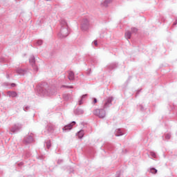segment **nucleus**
Wrapping results in <instances>:
<instances>
[{
	"label": "nucleus",
	"mask_w": 177,
	"mask_h": 177,
	"mask_svg": "<svg viewBox=\"0 0 177 177\" xmlns=\"http://www.w3.org/2000/svg\"><path fill=\"white\" fill-rule=\"evenodd\" d=\"M132 31H133V32H136L138 31V29L133 28L132 29Z\"/></svg>",
	"instance_id": "10"
},
{
	"label": "nucleus",
	"mask_w": 177,
	"mask_h": 177,
	"mask_svg": "<svg viewBox=\"0 0 177 177\" xmlns=\"http://www.w3.org/2000/svg\"><path fill=\"white\" fill-rule=\"evenodd\" d=\"M50 146H51L50 141H48L46 142V147H47V149H50Z\"/></svg>",
	"instance_id": "9"
},
{
	"label": "nucleus",
	"mask_w": 177,
	"mask_h": 177,
	"mask_svg": "<svg viewBox=\"0 0 177 177\" xmlns=\"http://www.w3.org/2000/svg\"><path fill=\"white\" fill-rule=\"evenodd\" d=\"M7 95L10 96V97H16L17 96V93L15 91H8Z\"/></svg>",
	"instance_id": "3"
},
{
	"label": "nucleus",
	"mask_w": 177,
	"mask_h": 177,
	"mask_svg": "<svg viewBox=\"0 0 177 177\" xmlns=\"http://www.w3.org/2000/svg\"><path fill=\"white\" fill-rule=\"evenodd\" d=\"M95 103H97V100L96 98L93 99V104H95Z\"/></svg>",
	"instance_id": "11"
},
{
	"label": "nucleus",
	"mask_w": 177,
	"mask_h": 177,
	"mask_svg": "<svg viewBox=\"0 0 177 177\" xmlns=\"http://www.w3.org/2000/svg\"><path fill=\"white\" fill-rule=\"evenodd\" d=\"M113 101V99L108 98L106 102L104 104V108L106 109V107H109V104H111V102Z\"/></svg>",
	"instance_id": "4"
},
{
	"label": "nucleus",
	"mask_w": 177,
	"mask_h": 177,
	"mask_svg": "<svg viewBox=\"0 0 177 177\" xmlns=\"http://www.w3.org/2000/svg\"><path fill=\"white\" fill-rule=\"evenodd\" d=\"M131 32H127L126 33H125V37H126V38H127L128 39H131Z\"/></svg>",
	"instance_id": "6"
},
{
	"label": "nucleus",
	"mask_w": 177,
	"mask_h": 177,
	"mask_svg": "<svg viewBox=\"0 0 177 177\" xmlns=\"http://www.w3.org/2000/svg\"><path fill=\"white\" fill-rule=\"evenodd\" d=\"M84 26H85V25H83V26H82V28H84Z\"/></svg>",
	"instance_id": "15"
},
{
	"label": "nucleus",
	"mask_w": 177,
	"mask_h": 177,
	"mask_svg": "<svg viewBox=\"0 0 177 177\" xmlns=\"http://www.w3.org/2000/svg\"><path fill=\"white\" fill-rule=\"evenodd\" d=\"M80 139H81L82 138V136H84V132L82 131H80L78 133H77Z\"/></svg>",
	"instance_id": "7"
},
{
	"label": "nucleus",
	"mask_w": 177,
	"mask_h": 177,
	"mask_svg": "<svg viewBox=\"0 0 177 177\" xmlns=\"http://www.w3.org/2000/svg\"><path fill=\"white\" fill-rule=\"evenodd\" d=\"M96 114L100 117V118H104L106 117V113L103 111H100V109L95 110Z\"/></svg>",
	"instance_id": "1"
},
{
	"label": "nucleus",
	"mask_w": 177,
	"mask_h": 177,
	"mask_svg": "<svg viewBox=\"0 0 177 177\" xmlns=\"http://www.w3.org/2000/svg\"><path fill=\"white\" fill-rule=\"evenodd\" d=\"M150 172L151 174H157V169H156L155 168H152L150 169Z\"/></svg>",
	"instance_id": "8"
},
{
	"label": "nucleus",
	"mask_w": 177,
	"mask_h": 177,
	"mask_svg": "<svg viewBox=\"0 0 177 177\" xmlns=\"http://www.w3.org/2000/svg\"><path fill=\"white\" fill-rule=\"evenodd\" d=\"M94 45H95V46H97V41H94Z\"/></svg>",
	"instance_id": "12"
},
{
	"label": "nucleus",
	"mask_w": 177,
	"mask_h": 177,
	"mask_svg": "<svg viewBox=\"0 0 177 177\" xmlns=\"http://www.w3.org/2000/svg\"><path fill=\"white\" fill-rule=\"evenodd\" d=\"M68 77V80H70L71 81H73V80H74V73H73V71H69Z\"/></svg>",
	"instance_id": "5"
},
{
	"label": "nucleus",
	"mask_w": 177,
	"mask_h": 177,
	"mask_svg": "<svg viewBox=\"0 0 177 177\" xmlns=\"http://www.w3.org/2000/svg\"><path fill=\"white\" fill-rule=\"evenodd\" d=\"M74 125H75V122H72L71 124L65 126L64 128H63V131H68V129H73V127H74Z\"/></svg>",
	"instance_id": "2"
},
{
	"label": "nucleus",
	"mask_w": 177,
	"mask_h": 177,
	"mask_svg": "<svg viewBox=\"0 0 177 177\" xmlns=\"http://www.w3.org/2000/svg\"><path fill=\"white\" fill-rule=\"evenodd\" d=\"M79 104H80V105L82 104V100H81V101L79 102Z\"/></svg>",
	"instance_id": "13"
},
{
	"label": "nucleus",
	"mask_w": 177,
	"mask_h": 177,
	"mask_svg": "<svg viewBox=\"0 0 177 177\" xmlns=\"http://www.w3.org/2000/svg\"><path fill=\"white\" fill-rule=\"evenodd\" d=\"M120 135H116V136H120Z\"/></svg>",
	"instance_id": "16"
},
{
	"label": "nucleus",
	"mask_w": 177,
	"mask_h": 177,
	"mask_svg": "<svg viewBox=\"0 0 177 177\" xmlns=\"http://www.w3.org/2000/svg\"><path fill=\"white\" fill-rule=\"evenodd\" d=\"M11 86H16V84H12L11 85Z\"/></svg>",
	"instance_id": "14"
}]
</instances>
